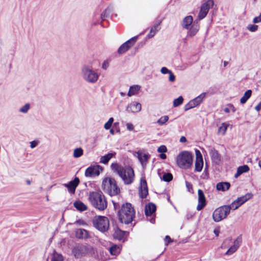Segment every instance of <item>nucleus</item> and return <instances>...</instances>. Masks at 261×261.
<instances>
[{"mask_svg":"<svg viewBox=\"0 0 261 261\" xmlns=\"http://www.w3.org/2000/svg\"><path fill=\"white\" fill-rule=\"evenodd\" d=\"M111 167L113 172L120 177L125 185H130L134 181L135 174L131 167H123L117 163H113L111 164Z\"/></svg>","mask_w":261,"mask_h":261,"instance_id":"1","label":"nucleus"},{"mask_svg":"<svg viewBox=\"0 0 261 261\" xmlns=\"http://www.w3.org/2000/svg\"><path fill=\"white\" fill-rule=\"evenodd\" d=\"M89 200L94 207L100 211H104L107 207V199L101 192H90Z\"/></svg>","mask_w":261,"mask_h":261,"instance_id":"2","label":"nucleus"},{"mask_svg":"<svg viewBox=\"0 0 261 261\" xmlns=\"http://www.w3.org/2000/svg\"><path fill=\"white\" fill-rule=\"evenodd\" d=\"M119 220L125 224L130 223L135 216L134 207L129 203L123 204L118 212Z\"/></svg>","mask_w":261,"mask_h":261,"instance_id":"3","label":"nucleus"},{"mask_svg":"<svg viewBox=\"0 0 261 261\" xmlns=\"http://www.w3.org/2000/svg\"><path fill=\"white\" fill-rule=\"evenodd\" d=\"M81 75L83 80L89 84L96 83L99 77V73L97 70L93 69L92 66L88 65H84L82 66Z\"/></svg>","mask_w":261,"mask_h":261,"instance_id":"4","label":"nucleus"},{"mask_svg":"<svg viewBox=\"0 0 261 261\" xmlns=\"http://www.w3.org/2000/svg\"><path fill=\"white\" fill-rule=\"evenodd\" d=\"M103 190L111 196H114L120 193L116 181L112 178H105L102 182Z\"/></svg>","mask_w":261,"mask_h":261,"instance_id":"5","label":"nucleus"},{"mask_svg":"<svg viewBox=\"0 0 261 261\" xmlns=\"http://www.w3.org/2000/svg\"><path fill=\"white\" fill-rule=\"evenodd\" d=\"M176 163L181 168H190L193 164L192 154L187 151L181 152L176 157Z\"/></svg>","mask_w":261,"mask_h":261,"instance_id":"6","label":"nucleus"},{"mask_svg":"<svg viewBox=\"0 0 261 261\" xmlns=\"http://www.w3.org/2000/svg\"><path fill=\"white\" fill-rule=\"evenodd\" d=\"M94 226L101 232L107 231L109 228V220L105 216H95L93 220Z\"/></svg>","mask_w":261,"mask_h":261,"instance_id":"7","label":"nucleus"},{"mask_svg":"<svg viewBox=\"0 0 261 261\" xmlns=\"http://www.w3.org/2000/svg\"><path fill=\"white\" fill-rule=\"evenodd\" d=\"M230 213L228 205H224L216 208L213 213V219L218 222L225 219Z\"/></svg>","mask_w":261,"mask_h":261,"instance_id":"8","label":"nucleus"},{"mask_svg":"<svg viewBox=\"0 0 261 261\" xmlns=\"http://www.w3.org/2000/svg\"><path fill=\"white\" fill-rule=\"evenodd\" d=\"M214 4V3L213 0H208L201 5L200 11L198 15V18L199 20L202 19L206 16L209 9L213 7Z\"/></svg>","mask_w":261,"mask_h":261,"instance_id":"9","label":"nucleus"},{"mask_svg":"<svg viewBox=\"0 0 261 261\" xmlns=\"http://www.w3.org/2000/svg\"><path fill=\"white\" fill-rule=\"evenodd\" d=\"M205 93H202L197 97L190 100L187 104L185 106V111H188L199 105L205 98Z\"/></svg>","mask_w":261,"mask_h":261,"instance_id":"10","label":"nucleus"},{"mask_svg":"<svg viewBox=\"0 0 261 261\" xmlns=\"http://www.w3.org/2000/svg\"><path fill=\"white\" fill-rule=\"evenodd\" d=\"M88 247L83 245H79L75 246L72 250V252L75 258H79L85 256L88 252Z\"/></svg>","mask_w":261,"mask_h":261,"instance_id":"11","label":"nucleus"},{"mask_svg":"<svg viewBox=\"0 0 261 261\" xmlns=\"http://www.w3.org/2000/svg\"><path fill=\"white\" fill-rule=\"evenodd\" d=\"M138 37L135 36L122 44L118 48V53L122 54L127 51L137 41Z\"/></svg>","mask_w":261,"mask_h":261,"instance_id":"12","label":"nucleus"},{"mask_svg":"<svg viewBox=\"0 0 261 261\" xmlns=\"http://www.w3.org/2000/svg\"><path fill=\"white\" fill-rule=\"evenodd\" d=\"M137 158L143 168H145L148 160L150 158V155L144 150H139L137 152Z\"/></svg>","mask_w":261,"mask_h":261,"instance_id":"13","label":"nucleus"},{"mask_svg":"<svg viewBox=\"0 0 261 261\" xmlns=\"http://www.w3.org/2000/svg\"><path fill=\"white\" fill-rule=\"evenodd\" d=\"M102 170L103 168L100 165L92 166L86 170L85 175L86 177L98 176Z\"/></svg>","mask_w":261,"mask_h":261,"instance_id":"14","label":"nucleus"},{"mask_svg":"<svg viewBox=\"0 0 261 261\" xmlns=\"http://www.w3.org/2000/svg\"><path fill=\"white\" fill-rule=\"evenodd\" d=\"M196 161L195 163V171L200 172L203 167V161L201 152L198 149L195 150Z\"/></svg>","mask_w":261,"mask_h":261,"instance_id":"15","label":"nucleus"},{"mask_svg":"<svg viewBox=\"0 0 261 261\" xmlns=\"http://www.w3.org/2000/svg\"><path fill=\"white\" fill-rule=\"evenodd\" d=\"M148 194V188L146 179L144 177H142L140 180V186L139 188L140 196L142 198H144L147 196Z\"/></svg>","mask_w":261,"mask_h":261,"instance_id":"16","label":"nucleus"},{"mask_svg":"<svg viewBox=\"0 0 261 261\" xmlns=\"http://www.w3.org/2000/svg\"><path fill=\"white\" fill-rule=\"evenodd\" d=\"M80 183V180L78 177H75L73 180L69 181L68 184H64V186L67 188L69 193L74 194L75 189Z\"/></svg>","mask_w":261,"mask_h":261,"instance_id":"17","label":"nucleus"},{"mask_svg":"<svg viewBox=\"0 0 261 261\" xmlns=\"http://www.w3.org/2000/svg\"><path fill=\"white\" fill-rule=\"evenodd\" d=\"M198 203L197 206V210L200 211L206 205V199L204 194L202 190H198Z\"/></svg>","mask_w":261,"mask_h":261,"instance_id":"18","label":"nucleus"},{"mask_svg":"<svg viewBox=\"0 0 261 261\" xmlns=\"http://www.w3.org/2000/svg\"><path fill=\"white\" fill-rule=\"evenodd\" d=\"M142 106L139 102L135 101L132 102L126 107V110L128 112L136 113L141 110Z\"/></svg>","mask_w":261,"mask_h":261,"instance_id":"19","label":"nucleus"},{"mask_svg":"<svg viewBox=\"0 0 261 261\" xmlns=\"http://www.w3.org/2000/svg\"><path fill=\"white\" fill-rule=\"evenodd\" d=\"M241 242V238L238 237L237 239L234 240L233 242V245L229 248V249L226 251L225 254L226 255H231L234 253L240 246Z\"/></svg>","mask_w":261,"mask_h":261,"instance_id":"20","label":"nucleus"},{"mask_svg":"<svg viewBox=\"0 0 261 261\" xmlns=\"http://www.w3.org/2000/svg\"><path fill=\"white\" fill-rule=\"evenodd\" d=\"M76 238L81 239H86L89 238V232L85 229L80 228L75 232Z\"/></svg>","mask_w":261,"mask_h":261,"instance_id":"21","label":"nucleus"},{"mask_svg":"<svg viewBox=\"0 0 261 261\" xmlns=\"http://www.w3.org/2000/svg\"><path fill=\"white\" fill-rule=\"evenodd\" d=\"M156 211V206L152 203H149L146 205L145 213L147 216H151Z\"/></svg>","mask_w":261,"mask_h":261,"instance_id":"22","label":"nucleus"},{"mask_svg":"<svg viewBox=\"0 0 261 261\" xmlns=\"http://www.w3.org/2000/svg\"><path fill=\"white\" fill-rule=\"evenodd\" d=\"M212 160L216 163H219L221 160L220 155L215 149H212L210 152Z\"/></svg>","mask_w":261,"mask_h":261,"instance_id":"23","label":"nucleus"},{"mask_svg":"<svg viewBox=\"0 0 261 261\" xmlns=\"http://www.w3.org/2000/svg\"><path fill=\"white\" fill-rule=\"evenodd\" d=\"M141 87L139 85H133L129 87L128 92L127 93L128 96H132L137 95L140 90Z\"/></svg>","mask_w":261,"mask_h":261,"instance_id":"24","label":"nucleus"},{"mask_svg":"<svg viewBox=\"0 0 261 261\" xmlns=\"http://www.w3.org/2000/svg\"><path fill=\"white\" fill-rule=\"evenodd\" d=\"M116 154V152L109 153L103 156H102L100 158V163L107 164L109 161Z\"/></svg>","mask_w":261,"mask_h":261,"instance_id":"25","label":"nucleus"},{"mask_svg":"<svg viewBox=\"0 0 261 261\" xmlns=\"http://www.w3.org/2000/svg\"><path fill=\"white\" fill-rule=\"evenodd\" d=\"M230 185L227 182H219L217 184L216 188L218 191H225L229 189Z\"/></svg>","mask_w":261,"mask_h":261,"instance_id":"26","label":"nucleus"},{"mask_svg":"<svg viewBox=\"0 0 261 261\" xmlns=\"http://www.w3.org/2000/svg\"><path fill=\"white\" fill-rule=\"evenodd\" d=\"M253 196V195L251 193H248L245 195L238 197L237 200L240 203V204L242 205L247 201L251 199Z\"/></svg>","mask_w":261,"mask_h":261,"instance_id":"27","label":"nucleus"},{"mask_svg":"<svg viewBox=\"0 0 261 261\" xmlns=\"http://www.w3.org/2000/svg\"><path fill=\"white\" fill-rule=\"evenodd\" d=\"M193 22V17L191 16L186 17L182 23V26L184 28L189 29Z\"/></svg>","mask_w":261,"mask_h":261,"instance_id":"28","label":"nucleus"},{"mask_svg":"<svg viewBox=\"0 0 261 261\" xmlns=\"http://www.w3.org/2000/svg\"><path fill=\"white\" fill-rule=\"evenodd\" d=\"M249 170V168L248 165H243L240 166L237 169V173L234 175V177L237 178L242 174L245 172H247Z\"/></svg>","mask_w":261,"mask_h":261,"instance_id":"29","label":"nucleus"},{"mask_svg":"<svg viewBox=\"0 0 261 261\" xmlns=\"http://www.w3.org/2000/svg\"><path fill=\"white\" fill-rule=\"evenodd\" d=\"M74 206L80 211H84L87 210V206L80 201H76L73 203Z\"/></svg>","mask_w":261,"mask_h":261,"instance_id":"30","label":"nucleus"},{"mask_svg":"<svg viewBox=\"0 0 261 261\" xmlns=\"http://www.w3.org/2000/svg\"><path fill=\"white\" fill-rule=\"evenodd\" d=\"M64 257L61 253H57L55 250H54L52 253V258L51 261H63Z\"/></svg>","mask_w":261,"mask_h":261,"instance_id":"31","label":"nucleus"},{"mask_svg":"<svg viewBox=\"0 0 261 261\" xmlns=\"http://www.w3.org/2000/svg\"><path fill=\"white\" fill-rule=\"evenodd\" d=\"M252 94V91L251 90H247L244 94L243 97L240 99V102L242 104H244L246 102L248 99L251 97Z\"/></svg>","mask_w":261,"mask_h":261,"instance_id":"32","label":"nucleus"},{"mask_svg":"<svg viewBox=\"0 0 261 261\" xmlns=\"http://www.w3.org/2000/svg\"><path fill=\"white\" fill-rule=\"evenodd\" d=\"M228 126L229 124L227 123H223L218 129V134L224 135Z\"/></svg>","mask_w":261,"mask_h":261,"instance_id":"33","label":"nucleus"},{"mask_svg":"<svg viewBox=\"0 0 261 261\" xmlns=\"http://www.w3.org/2000/svg\"><path fill=\"white\" fill-rule=\"evenodd\" d=\"M160 23L154 25V26L151 29L149 33L148 34L149 38L153 37L156 33L160 30L159 28Z\"/></svg>","mask_w":261,"mask_h":261,"instance_id":"34","label":"nucleus"},{"mask_svg":"<svg viewBox=\"0 0 261 261\" xmlns=\"http://www.w3.org/2000/svg\"><path fill=\"white\" fill-rule=\"evenodd\" d=\"M120 248L119 246L114 245L110 248L109 251L112 255H117L120 253Z\"/></svg>","mask_w":261,"mask_h":261,"instance_id":"35","label":"nucleus"},{"mask_svg":"<svg viewBox=\"0 0 261 261\" xmlns=\"http://www.w3.org/2000/svg\"><path fill=\"white\" fill-rule=\"evenodd\" d=\"M124 235V233L123 231L120 230V229H117L113 234V237L116 239L121 240L123 238Z\"/></svg>","mask_w":261,"mask_h":261,"instance_id":"36","label":"nucleus"},{"mask_svg":"<svg viewBox=\"0 0 261 261\" xmlns=\"http://www.w3.org/2000/svg\"><path fill=\"white\" fill-rule=\"evenodd\" d=\"M83 154V150L82 148H76L73 151V156L75 158L81 157Z\"/></svg>","mask_w":261,"mask_h":261,"instance_id":"37","label":"nucleus"},{"mask_svg":"<svg viewBox=\"0 0 261 261\" xmlns=\"http://www.w3.org/2000/svg\"><path fill=\"white\" fill-rule=\"evenodd\" d=\"M169 120V117L167 115L161 117L160 119H159L156 122V123L159 125H163L167 122Z\"/></svg>","mask_w":261,"mask_h":261,"instance_id":"38","label":"nucleus"},{"mask_svg":"<svg viewBox=\"0 0 261 261\" xmlns=\"http://www.w3.org/2000/svg\"><path fill=\"white\" fill-rule=\"evenodd\" d=\"M162 179L165 181L169 182L172 180L173 176L170 173H165L163 175Z\"/></svg>","mask_w":261,"mask_h":261,"instance_id":"39","label":"nucleus"},{"mask_svg":"<svg viewBox=\"0 0 261 261\" xmlns=\"http://www.w3.org/2000/svg\"><path fill=\"white\" fill-rule=\"evenodd\" d=\"M241 205L236 199L234 201H233L230 205H228V206L230 207V210L231 209L235 210L239 208Z\"/></svg>","mask_w":261,"mask_h":261,"instance_id":"40","label":"nucleus"},{"mask_svg":"<svg viewBox=\"0 0 261 261\" xmlns=\"http://www.w3.org/2000/svg\"><path fill=\"white\" fill-rule=\"evenodd\" d=\"M30 109V105L29 103H26L19 110V112L22 113H27L29 109Z\"/></svg>","mask_w":261,"mask_h":261,"instance_id":"41","label":"nucleus"},{"mask_svg":"<svg viewBox=\"0 0 261 261\" xmlns=\"http://www.w3.org/2000/svg\"><path fill=\"white\" fill-rule=\"evenodd\" d=\"M184 99L182 96H179L177 98L175 99L173 101V106L174 107L180 105L183 102Z\"/></svg>","mask_w":261,"mask_h":261,"instance_id":"42","label":"nucleus"},{"mask_svg":"<svg viewBox=\"0 0 261 261\" xmlns=\"http://www.w3.org/2000/svg\"><path fill=\"white\" fill-rule=\"evenodd\" d=\"M114 121L113 118L111 117L110 118L109 120L104 125V128L106 129H109L111 128L112 124Z\"/></svg>","mask_w":261,"mask_h":261,"instance_id":"43","label":"nucleus"},{"mask_svg":"<svg viewBox=\"0 0 261 261\" xmlns=\"http://www.w3.org/2000/svg\"><path fill=\"white\" fill-rule=\"evenodd\" d=\"M247 29L251 32H256L258 29V25L255 24H249Z\"/></svg>","mask_w":261,"mask_h":261,"instance_id":"44","label":"nucleus"},{"mask_svg":"<svg viewBox=\"0 0 261 261\" xmlns=\"http://www.w3.org/2000/svg\"><path fill=\"white\" fill-rule=\"evenodd\" d=\"M198 29L196 28H194L193 27H192L191 29L189 32V35L190 36H194L196 33L198 32Z\"/></svg>","mask_w":261,"mask_h":261,"instance_id":"45","label":"nucleus"},{"mask_svg":"<svg viewBox=\"0 0 261 261\" xmlns=\"http://www.w3.org/2000/svg\"><path fill=\"white\" fill-rule=\"evenodd\" d=\"M167 151V147L165 145H161L158 148V151L160 153H165Z\"/></svg>","mask_w":261,"mask_h":261,"instance_id":"46","label":"nucleus"},{"mask_svg":"<svg viewBox=\"0 0 261 261\" xmlns=\"http://www.w3.org/2000/svg\"><path fill=\"white\" fill-rule=\"evenodd\" d=\"M109 15L108 9L105 10V11L101 15V18L102 20H104L107 17H108Z\"/></svg>","mask_w":261,"mask_h":261,"instance_id":"47","label":"nucleus"},{"mask_svg":"<svg viewBox=\"0 0 261 261\" xmlns=\"http://www.w3.org/2000/svg\"><path fill=\"white\" fill-rule=\"evenodd\" d=\"M261 22V12L259 16L255 17L253 19V22L257 23Z\"/></svg>","mask_w":261,"mask_h":261,"instance_id":"48","label":"nucleus"},{"mask_svg":"<svg viewBox=\"0 0 261 261\" xmlns=\"http://www.w3.org/2000/svg\"><path fill=\"white\" fill-rule=\"evenodd\" d=\"M161 72L163 74H169L171 72V70H169L166 67H163L161 68Z\"/></svg>","mask_w":261,"mask_h":261,"instance_id":"49","label":"nucleus"},{"mask_svg":"<svg viewBox=\"0 0 261 261\" xmlns=\"http://www.w3.org/2000/svg\"><path fill=\"white\" fill-rule=\"evenodd\" d=\"M169 81L170 82H173L175 80V77L174 74L172 73V72L171 71V72L169 73Z\"/></svg>","mask_w":261,"mask_h":261,"instance_id":"50","label":"nucleus"},{"mask_svg":"<svg viewBox=\"0 0 261 261\" xmlns=\"http://www.w3.org/2000/svg\"><path fill=\"white\" fill-rule=\"evenodd\" d=\"M109 66V62L107 61H105L102 64L101 67L102 69L106 70L108 68Z\"/></svg>","mask_w":261,"mask_h":261,"instance_id":"51","label":"nucleus"},{"mask_svg":"<svg viewBox=\"0 0 261 261\" xmlns=\"http://www.w3.org/2000/svg\"><path fill=\"white\" fill-rule=\"evenodd\" d=\"M38 141H33L30 142V147L31 148H34L38 145Z\"/></svg>","mask_w":261,"mask_h":261,"instance_id":"52","label":"nucleus"},{"mask_svg":"<svg viewBox=\"0 0 261 261\" xmlns=\"http://www.w3.org/2000/svg\"><path fill=\"white\" fill-rule=\"evenodd\" d=\"M165 241L166 245H168L169 243L172 242L170 237L168 236H166L165 238Z\"/></svg>","mask_w":261,"mask_h":261,"instance_id":"53","label":"nucleus"},{"mask_svg":"<svg viewBox=\"0 0 261 261\" xmlns=\"http://www.w3.org/2000/svg\"><path fill=\"white\" fill-rule=\"evenodd\" d=\"M186 185L188 190L190 192L191 190L192 189V185L188 181H186Z\"/></svg>","mask_w":261,"mask_h":261,"instance_id":"54","label":"nucleus"},{"mask_svg":"<svg viewBox=\"0 0 261 261\" xmlns=\"http://www.w3.org/2000/svg\"><path fill=\"white\" fill-rule=\"evenodd\" d=\"M126 127H127V129L129 130H132L134 128V125L132 123H127L126 124Z\"/></svg>","mask_w":261,"mask_h":261,"instance_id":"55","label":"nucleus"},{"mask_svg":"<svg viewBox=\"0 0 261 261\" xmlns=\"http://www.w3.org/2000/svg\"><path fill=\"white\" fill-rule=\"evenodd\" d=\"M194 214L192 213H188L187 215H186V218L187 219H190L191 218H192L193 216H194Z\"/></svg>","mask_w":261,"mask_h":261,"instance_id":"56","label":"nucleus"},{"mask_svg":"<svg viewBox=\"0 0 261 261\" xmlns=\"http://www.w3.org/2000/svg\"><path fill=\"white\" fill-rule=\"evenodd\" d=\"M214 233L216 235V236L218 237L220 233V230L219 228H215L214 230Z\"/></svg>","mask_w":261,"mask_h":261,"instance_id":"57","label":"nucleus"},{"mask_svg":"<svg viewBox=\"0 0 261 261\" xmlns=\"http://www.w3.org/2000/svg\"><path fill=\"white\" fill-rule=\"evenodd\" d=\"M255 109L257 111H259L261 110V101L255 107Z\"/></svg>","mask_w":261,"mask_h":261,"instance_id":"58","label":"nucleus"},{"mask_svg":"<svg viewBox=\"0 0 261 261\" xmlns=\"http://www.w3.org/2000/svg\"><path fill=\"white\" fill-rule=\"evenodd\" d=\"M180 142L181 143H185V142H187V139L186 138V137L182 136L180 138Z\"/></svg>","mask_w":261,"mask_h":261,"instance_id":"59","label":"nucleus"},{"mask_svg":"<svg viewBox=\"0 0 261 261\" xmlns=\"http://www.w3.org/2000/svg\"><path fill=\"white\" fill-rule=\"evenodd\" d=\"M160 157L162 159H165L166 158V155L165 154H164V153H162L160 154Z\"/></svg>","mask_w":261,"mask_h":261,"instance_id":"60","label":"nucleus"},{"mask_svg":"<svg viewBox=\"0 0 261 261\" xmlns=\"http://www.w3.org/2000/svg\"><path fill=\"white\" fill-rule=\"evenodd\" d=\"M229 106L232 108V111L233 112L236 111V110L232 105L230 104V105H229Z\"/></svg>","mask_w":261,"mask_h":261,"instance_id":"61","label":"nucleus"},{"mask_svg":"<svg viewBox=\"0 0 261 261\" xmlns=\"http://www.w3.org/2000/svg\"><path fill=\"white\" fill-rule=\"evenodd\" d=\"M224 111L225 112L227 113L230 112V110L228 108H224Z\"/></svg>","mask_w":261,"mask_h":261,"instance_id":"62","label":"nucleus"},{"mask_svg":"<svg viewBox=\"0 0 261 261\" xmlns=\"http://www.w3.org/2000/svg\"><path fill=\"white\" fill-rule=\"evenodd\" d=\"M26 182H27V184L28 185H31V180H26Z\"/></svg>","mask_w":261,"mask_h":261,"instance_id":"63","label":"nucleus"},{"mask_svg":"<svg viewBox=\"0 0 261 261\" xmlns=\"http://www.w3.org/2000/svg\"><path fill=\"white\" fill-rule=\"evenodd\" d=\"M258 166L261 169V160L259 161V162H258Z\"/></svg>","mask_w":261,"mask_h":261,"instance_id":"64","label":"nucleus"}]
</instances>
